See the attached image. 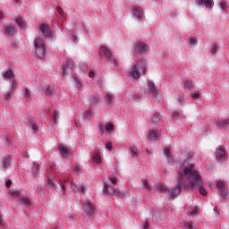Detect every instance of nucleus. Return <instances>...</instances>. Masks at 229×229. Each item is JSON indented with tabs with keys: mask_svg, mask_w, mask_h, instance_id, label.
Here are the masks:
<instances>
[{
	"mask_svg": "<svg viewBox=\"0 0 229 229\" xmlns=\"http://www.w3.org/2000/svg\"><path fill=\"white\" fill-rule=\"evenodd\" d=\"M59 118H60V113H58V111H55L53 114L54 123H58Z\"/></svg>",
	"mask_w": 229,
	"mask_h": 229,
	"instance_id": "obj_36",
	"label": "nucleus"
},
{
	"mask_svg": "<svg viewBox=\"0 0 229 229\" xmlns=\"http://www.w3.org/2000/svg\"><path fill=\"white\" fill-rule=\"evenodd\" d=\"M155 189L157 191H160V192H163V194H166L168 192L169 196H170V199H175V198L171 197V192H173L174 189H176V185H175V187L169 190V188H167V185L159 182L158 184H157L155 186Z\"/></svg>",
	"mask_w": 229,
	"mask_h": 229,
	"instance_id": "obj_8",
	"label": "nucleus"
},
{
	"mask_svg": "<svg viewBox=\"0 0 229 229\" xmlns=\"http://www.w3.org/2000/svg\"><path fill=\"white\" fill-rule=\"evenodd\" d=\"M225 155H226L225 148H223V147H218L216 150V157L219 162H223L225 160Z\"/></svg>",
	"mask_w": 229,
	"mask_h": 229,
	"instance_id": "obj_12",
	"label": "nucleus"
},
{
	"mask_svg": "<svg viewBox=\"0 0 229 229\" xmlns=\"http://www.w3.org/2000/svg\"><path fill=\"white\" fill-rule=\"evenodd\" d=\"M47 186L49 187V189H55V185H56V183L55 182L54 176H49L47 178Z\"/></svg>",
	"mask_w": 229,
	"mask_h": 229,
	"instance_id": "obj_21",
	"label": "nucleus"
},
{
	"mask_svg": "<svg viewBox=\"0 0 229 229\" xmlns=\"http://www.w3.org/2000/svg\"><path fill=\"white\" fill-rule=\"evenodd\" d=\"M220 196H221V198H223L224 199H229V192H228V190H226L225 188L220 190Z\"/></svg>",
	"mask_w": 229,
	"mask_h": 229,
	"instance_id": "obj_24",
	"label": "nucleus"
},
{
	"mask_svg": "<svg viewBox=\"0 0 229 229\" xmlns=\"http://www.w3.org/2000/svg\"><path fill=\"white\" fill-rule=\"evenodd\" d=\"M3 76H4V78H9L11 81L13 80V72H12V70L5 72L3 74Z\"/></svg>",
	"mask_w": 229,
	"mask_h": 229,
	"instance_id": "obj_32",
	"label": "nucleus"
},
{
	"mask_svg": "<svg viewBox=\"0 0 229 229\" xmlns=\"http://www.w3.org/2000/svg\"><path fill=\"white\" fill-rule=\"evenodd\" d=\"M183 101H185V98H183L182 96L179 97V103L180 105H182L183 103Z\"/></svg>",
	"mask_w": 229,
	"mask_h": 229,
	"instance_id": "obj_54",
	"label": "nucleus"
},
{
	"mask_svg": "<svg viewBox=\"0 0 229 229\" xmlns=\"http://www.w3.org/2000/svg\"><path fill=\"white\" fill-rule=\"evenodd\" d=\"M158 121H160V116L157 114H154L152 116V122H154L155 124H157Z\"/></svg>",
	"mask_w": 229,
	"mask_h": 229,
	"instance_id": "obj_37",
	"label": "nucleus"
},
{
	"mask_svg": "<svg viewBox=\"0 0 229 229\" xmlns=\"http://www.w3.org/2000/svg\"><path fill=\"white\" fill-rule=\"evenodd\" d=\"M216 51H217V45H214L211 48L212 55H215Z\"/></svg>",
	"mask_w": 229,
	"mask_h": 229,
	"instance_id": "obj_50",
	"label": "nucleus"
},
{
	"mask_svg": "<svg viewBox=\"0 0 229 229\" xmlns=\"http://www.w3.org/2000/svg\"><path fill=\"white\" fill-rule=\"evenodd\" d=\"M5 185L7 188H10V185H12V180H8L6 182H5Z\"/></svg>",
	"mask_w": 229,
	"mask_h": 229,
	"instance_id": "obj_58",
	"label": "nucleus"
},
{
	"mask_svg": "<svg viewBox=\"0 0 229 229\" xmlns=\"http://www.w3.org/2000/svg\"><path fill=\"white\" fill-rule=\"evenodd\" d=\"M196 4L199 6H206V8H211L214 4V0H196Z\"/></svg>",
	"mask_w": 229,
	"mask_h": 229,
	"instance_id": "obj_13",
	"label": "nucleus"
},
{
	"mask_svg": "<svg viewBox=\"0 0 229 229\" xmlns=\"http://www.w3.org/2000/svg\"><path fill=\"white\" fill-rule=\"evenodd\" d=\"M191 97L193 99H201V97L199 96V92L198 91L192 93Z\"/></svg>",
	"mask_w": 229,
	"mask_h": 229,
	"instance_id": "obj_44",
	"label": "nucleus"
},
{
	"mask_svg": "<svg viewBox=\"0 0 229 229\" xmlns=\"http://www.w3.org/2000/svg\"><path fill=\"white\" fill-rule=\"evenodd\" d=\"M216 187H217V189H220V191H221L222 189H225V182H223V181H218L217 183H216Z\"/></svg>",
	"mask_w": 229,
	"mask_h": 229,
	"instance_id": "obj_40",
	"label": "nucleus"
},
{
	"mask_svg": "<svg viewBox=\"0 0 229 229\" xmlns=\"http://www.w3.org/2000/svg\"><path fill=\"white\" fill-rule=\"evenodd\" d=\"M67 69H74V61H72V59H67L66 64L62 65L61 72L63 75L67 76L69 74Z\"/></svg>",
	"mask_w": 229,
	"mask_h": 229,
	"instance_id": "obj_9",
	"label": "nucleus"
},
{
	"mask_svg": "<svg viewBox=\"0 0 229 229\" xmlns=\"http://www.w3.org/2000/svg\"><path fill=\"white\" fill-rule=\"evenodd\" d=\"M164 154L165 155L168 162H171V160H173V156L171 155V149H169V148H165L164 149Z\"/></svg>",
	"mask_w": 229,
	"mask_h": 229,
	"instance_id": "obj_25",
	"label": "nucleus"
},
{
	"mask_svg": "<svg viewBox=\"0 0 229 229\" xmlns=\"http://www.w3.org/2000/svg\"><path fill=\"white\" fill-rule=\"evenodd\" d=\"M16 23L18 24V26H20V28H21V30H26V23L22 19L18 18L16 20Z\"/></svg>",
	"mask_w": 229,
	"mask_h": 229,
	"instance_id": "obj_28",
	"label": "nucleus"
},
{
	"mask_svg": "<svg viewBox=\"0 0 229 229\" xmlns=\"http://www.w3.org/2000/svg\"><path fill=\"white\" fill-rule=\"evenodd\" d=\"M12 81V87H11V94H15V89H17L19 86L17 85V81H14V79L11 80Z\"/></svg>",
	"mask_w": 229,
	"mask_h": 229,
	"instance_id": "obj_29",
	"label": "nucleus"
},
{
	"mask_svg": "<svg viewBox=\"0 0 229 229\" xmlns=\"http://www.w3.org/2000/svg\"><path fill=\"white\" fill-rule=\"evenodd\" d=\"M221 8L225 10L226 8V3H221Z\"/></svg>",
	"mask_w": 229,
	"mask_h": 229,
	"instance_id": "obj_61",
	"label": "nucleus"
},
{
	"mask_svg": "<svg viewBox=\"0 0 229 229\" xmlns=\"http://www.w3.org/2000/svg\"><path fill=\"white\" fill-rule=\"evenodd\" d=\"M134 50L136 55H142L148 51V46H146L145 43H137Z\"/></svg>",
	"mask_w": 229,
	"mask_h": 229,
	"instance_id": "obj_10",
	"label": "nucleus"
},
{
	"mask_svg": "<svg viewBox=\"0 0 229 229\" xmlns=\"http://www.w3.org/2000/svg\"><path fill=\"white\" fill-rule=\"evenodd\" d=\"M14 93H12V90L10 92L6 93L4 97V101H11L12 96H13Z\"/></svg>",
	"mask_w": 229,
	"mask_h": 229,
	"instance_id": "obj_35",
	"label": "nucleus"
},
{
	"mask_svg": "<svg viewBox=\"0 0 229 229\" xmlns=\"http://www.w3.org/2000/svg\"><path fill=\"white\" fill-rule=\"evenodd\" d=\"M216 126L223 128L224 130L229 126V118H223L216 121Z\"/></svg>",
	"mask_w": 229,
	"mask_h": 229,
	"instance_id": "obj_14",
	"label": "nucleus"
},
{
	"mask_svg": "<svg viewBox=\"0 0 229 229\" xmlns=\"http://www.w3.org/2000/svg\"><path fill=\"white\" fill-rule=\"evenodd\" d=\"M90 115H92V111L91 110H88L84 114V118L90 117Z\"/></svg>",
	"mask_w": 229,
	"mask_h": 229,
	"instance_id": "obj_49",
	"label": "nucleus"
},
{
	"mask_svg": "<svg viewBox=\"0 0 229 229\" xmlns=\"http://www.w3.org/2000/svg\"><path fill=\"white\" fill-rule=\"evenodd\" d=\"M92 159L95 164H97V165H99V164H101V156H99V154L95 153L92 157Z\"/></svg>",
	"mask_w": 229,
	"mask_h": 229,
	"instance_id": "obj_26",
	"label": "nucleus"
},
{
	"mask_svg": "<svg viewBox=\"0 0 229 229\" xmlns=\"http://www.w3.org/2000/svg\"><path fill=\"white\" fill-rule=\"evenodd\" d=\"M58 148L63 158H67V157H69V149H67V148L63 145H59Z\"/></svg>",
	"mask_w": 229,
	"mask_h": 229,
	"instance_id": "obj_16",
	"label": "nucleus"
},
{
	"mask_svg": "<svg viewBox=\"0 0 229 229\" xmlns=\"http://www.w3.org/2000/svg\"><path fill=\"white\" fill-rule=\"evenodd\" d=\"M117 179L115 177H112L110 181H107L104 183L103 192L105 194L114 195V196H123V193L119 189H116Z\"/></svg>",
	"mask_w": 229,
	"mask_h": 229,
	"instance_id": "obj_3",
	"label": "nucleus"
},
{
	"mask_svg": "<svg viewBox=\"0 0 229 229\" xmlns=\"http://www.w3.org/2000/svg\"><path fill=\"white\" fill-rule=\"evenodd\" d=\"M30 126H31L33 131H35V133H36V131H38V126H37V124H35L33 123V120H30Z\"/></svg>",
	"mask_w": 229,
	"mask_h": 229,
	"instance_id": "obj_41",
	"label": "nucleus"
},
{
	"mask_svg": "<svg viewBox=\"0 0 229 229\" xmlns=\"http://www.w3.org/2000/svg\"><path fill=\"white\" fill-rule=\"evenodd\" d=\"M75 83L77 85V87H81V81L78 79H75Z\"/></svg>",
	"mask_w": 229,
	"mask_h": 229,
	"instance_id": "obj_57",
	"label": "nucleus"
},
{
	"mask_svg": "<svg viewBox=\"0 0 229 229\" xmlns=\"http://www.w3.org/2000/svg\"><path fill=\"white\" fill-rule=\"evenodd\" d=\"M5 33L9 36L13 35V33H15V27L12 25L5 27Z\"/></svg>",
	"mask_w": 229,
	"mask_h": 229,
	"instance_id": "obj_22",
	"label": "nucleus"
},
{
	"mask_svg": "<svg viewBox=\"0 0 229 229\" xmlns=\"http://www.w3.org/2000/svg\"><path fill=\"white\" fill-rule=\"evenodd\" d=\"M143 185H144L145 189H148V190L151 189V184H149V181H148V180L143 181Z\"/></svg>",
	"mask_w": 229,
	"mask_h": 229,
	"instance_id": "obj_42",
	"label": "nucleus"
},
{
	"mask_svg": "<svg viewBox=\"0 0 229 229\" xmlns=\"http://www.w3.org/2000/svg\"><path fill=\"white\" fill-rule=\"evenodd\" d=\"M185 229H196V227L191 223L184 224Z\"/></svg>",
	"mask_w": 229,
	"mask_h": 229,
	"instance_id": "obj_43",
	"label": "nucleus"
},
{
	"mask_svg": "<svg viewBox=\"0 0 229 229\" xmlns=\"http://www.w3.org/2000/svg\"><path fill=\"white\" fill-rule=\"evenodd\" d=\"M42 89L45 91L47 96H55V89L51 88L50 86L44 87Z\"/></svg>",
	"mask_w": 229,
	"mask_h": 229,
	"instance_id": "obj_19",
	"label": "nucleus"
},
{
	"mask_svg": "<svg viewBox=\"0 0 229 229\" xmlns=\"http://www.w3.org/2000/svg\"><path fill=\"white\" fill-rule=\"evenodd\" d=\"M131 153L132 157L135 158V157H138L139 155V148L137 147H130Z\"/></svg>",
	"mask_w": 229,
	"mask_h": 229,
	"instance_id": "obj_31",
	"label": "nucleus"
},
{
	"mask_svg": "<svg viewBox=\"0 0 229 229\" xmlns=\"http://www.w3.org/2000/svg\"><path fill=\"white\" fill-rule=\"evenodd\" d=\"M89 105H98V103H99V98L97 96L89 95Z\"/></svg>",
	"mask_w": 229,
	"mask_h": 229,
	"instance_id": "obj_20",
	"label": "nucleus"
},
{
	"mask_svg": "<svg viewBox=\"0 0 229 229\" xmlns=\"http://www.w3.org/2000/svg\"><path fill=\"white\" fill-rule=\"evenodd\" d=\"M214 212H216V216H219V211L217 210V208H214Z\"/></svg>",
	"mask_w": 229,
	"mask_h": 229,
	"instance_id": "obj_64",
	"label": "nucleus"
},
{
	"mask_svg": "<svg viewBox=\"0 0 229 229\" xmlns=\"http://www.w3.org/2000/svg\"><path fill=\"white\" fill-rule=\"evenodd\" d=\"M106 149H112V142H108V143H106Z\"/></svg>",
	"mask_w": 229,
	"mask_h": 229,
	"instance_id": "obj_55",
	"label": "nucleus"
},
{
	"mask_svg": "<svg viewBox=\"0 0 229 229\" xmlns=\"http://www.w3.org/2000/svg\"><path fill=\"white\" fill-rule=\"evenodd\" d=\"M70 38H71V40H72V42H76V36L71 35V36H70Z\"/></svg>",
	"mask_w": 229,
	"mask_h": 229,
	"instance_id": "obj_59",
	"label": "nucleus"
},
{
	"mask_svg": "<svg viewBox=\"0 0 229 229\" xmlns=\"http://www.w3.org/2000/svg\"><path fill=\"white\" fill-rule=\"evenodd\" d=\"M11 160H12V157H4V160H3V166L4 167H8L10 165Z\"/></svg>",
	"mask_w": 229,
	"mask_h": 229,
	"instance_id": "obj_33",
	"label": "nucleus"
},
{
	"mask_svg": "<svg viewBox=\"0 0 229 229\" xmlns=\"http://www.w3.org/2000/svg\"><path fill=\"white\" fill-rule=\"evenodd\" d=\"M39 30L43 33L44 37H53V32H51V29L49 28V25L46 23H42L39 26Z\"/></svg>",
	"mask_w": 229,
	"mask_h": 229,
	"instance_id": "obj_11",
	"label": "nucleus"
},
{
	"mask_svg": "<svg viewBox=\"0 0 229 229\" xmlns=\"http://www.w3.org/2000/svg\"><path fill=\"white\" fill-rule=\"evenodd\" d=\"M83 215L85 217H90L93 219L94 216H96V208L90 201H87L83 204Z\"/></svg>",
	"mask_w": 229,
	"mask_h": 229,
	"instance_id": "obj_5",
	"label": "nucleus"
},
{
	"mask_svg": "<svg viewBox=\"0 0 229 229\" xmlns=\"http://www.w3.org/2000/svg\"><path fill=\"white\" fill-rule=\"evenodd\" d=\"M133 98H134L135 101H139V99H140V96H139V95L134 96Z\"/></svg>",
	"mask_w": 229,
	"mask_h": 229,
	"instance_id": "obj_63",
	"label": "nucleus"
},
{
	"mask_svg": "<svg viewBox=\"0 0 229 229\" xmlns=\"http://www.w3.org/2000/svg\"><path fill=\"white\" fill-rule=\"evenodd\" d=\"M149 91L153 94L154 101H162L160 91L158 88L155 87V83L151 81L148 82Z\"/></svg>",
	"mask_w": 229,
	"mask_h": 229,
	"instance_id": "obj_7",
	"label": "nucleus"
},
{
	"mask_svg": "<svg viewBox=\"0 0 229 229\" xmlns=\"http://www.w3.org/2000/svg\"><path fill=\"white\" fill-rule=\"evenodd\" d=\"M19 201L21 205H25V206L31 205V199L30 198L23 197L20 199Z\"/></svg>",
	"mask_w": 229,
	"mask_h": 229,
	"instance_id": "obj_23",
	"label": "nucleus"
},
{
	"mask_svg": "<svg viewBox=\"0 0 229 229\" xmlns=\"http://www.w3.org/2000/svg\"><path fill=\"white\" fill-rule=\"evenodd\" d=\"M176 187L170 192L171 198H176L182 189L187 191H196L199 189L202 196H207V190L203 187V179L199 172L194 170V164L189 165V161H185L177 173Z\"/></svg>",
	"mask_w": 229,
	"mask_h": 229,
	"instance_id": "obj_1",
	"label": "nucleus"
},
{
	"mask_svg": "<svg viewBox=\"0 0 229 229\" xmlns=\"http://www.w3.org/2000/svg\"><path fill=\"white\" fill-rule=\"evenodd\" d=\"M3 226H6V223H4V219H3V216L0 215V228H3Z\"/></svg>",
	"mask_w": 229,
	"mask_h": 229,
	"instance_id": "obj_47",
	"label": "nucleus"
},
{
	"mask_svg": "<svg viewBox=\"0 0 229 229\" xmlns=\"http://www.w3.org/2000/svg\"><path fill=\"white\" fill-rule=\"evenodd\" d=\"M190 44L191 46H196V39L194 38L190 39Z\"/></svg>",
	"mask_w": 229,
	"mask_h": 229,
	"instance_id": "obj_56",
	"label": "nucleus"
},
{
	"mask_svg": "<svg viewBox=\"0 0 229 229\" xmlns=\"http://www.w3.org/2000/svg\"><path fill=\"white\" fill-rule=\"evenodd\" d=\"M38 171H39L38 165L34 164L32 165V173H33V174H37V173H38Z\"/></svg>",
	"mask_w": 229,
	"mask_h": 229,
	"instance_id": "obj_39",
	"label": "nucleus"
},
{
	"mask_svg": "<svg viewBox=\"0 0 229 229\" xmlns=\"http://www.w3.org/2000/svg\"><path fill=\"white\" fill-rule=\"evenodd\" d=\"M114 130V124L112 123H109L106 125V131L110 132Z\"/></svg>",
	"mask_w": 229,
	"mask_h": 229,
	"instance_id": "obj_38",
	"label": "nucleus"
},
{
	"mask_svg": "<svg viewBox=\"0 0 229 229\" xmlns=\"http://www.w3.org/2000/svg\"><path fill=\"white\" fill-rule=\"evenodd\" d=\"M144 229H149V223L148 222V220H146L144 223Z\"/></svg>",
	"mask_w": 229,
	"mask_h": 229,
	"instance_id": "obj_52",
	"label": "nucleus"
},
{
	"mask_svg": "<svg viewBox=\"0 0 229 229\" xmlns=\"http://www.w3.org/2000/svg\"><path fill=\"white\" fill-rule=\"evenodd\" d=\"M158 137V131H150L148 139L150 140H153Z\"/></svg>",
	"mask_w": 229,
	"mask_h": 229,
	"instance_id": "obj_27",
	"label": "nucleus"
},
{
	"mask_svg": "<svg viewBox=\"0 0 229 229\" xmlns=\"http://www.w3.org/2000/svg\"><path fill=\"white\" fill-rule=\"evenodd\" d=\"M10 194H12L13 196H21V191L13 190L11 191Z\"/></svg>",
	"mask_w": 229,
	"mask_h": 229,
	"instance_id": "obj_46",
	"label": "nucleus"
},
{
	"mask_svg": "<svg viewBox=\"0 0 229 229\" xmlns=\"http://www.w3.org/2000/svg\"><path fill=\"white\" fill-rule=\"evenodd\" d=\"M70 186L71 189H72V191H74V192H85V186H78V184L74 183V182H70Z\"/></svg>",
	"mask_w": 229,
	"mask_h": 229,
	"instance_id": "obj_15",
	"label": "nucleus"
},
{
	"mask_svg": "<svg viewBox=\"0 0 229 229\" xmlns=\"http://www.w3.org/2000/svg\"><path fill=\"white\" fill-rule=\"evenodd\" d=\"M184 87L185 89H191V87H192V84H191V81H185Z\"/></svg>",
	"mask_w": 229,
	"mask_h": 229,
	"instance_id": "obj_48",
	"label": "nucleus"
},
{
	"mask_svg": "<svg viewBox=\"0 0 229 229\" xmlns=\"http://www.w3.org/2000/svg\"><path fill=\"white\" fill-rule=\"evenodd\" d=\"M173 115H174V117H179L180 113L174 111V112L173 113Z\"/></svg>",
	"mask_w": 229,
	"mask_h": 229,
	"instance_id": "obj_60",
	"label": "nucleus"
},
{
	"mask_svg": "<svg viewBox=\"0 0 229 229\" xmlns=\"http://www.w3.org/2000/svg\"><path fill=\"white\" fill-rule=\"evenodd\" d=\"M113 97L110 94L106 95V105H112Z\"/></svg>",
	"mask_w": 229,
	"mask_h": 229,
	"instance_id": "obj_34",
	"label": "nucleus"
},
{
	"mask_svg": "<svg viewBox=\"0 0 229 229\" xmlns=\"http://www.w3.org/2000/svg\"><path fill=\"white\" fill-rule=\"evenodd\" d=\"M89 78H94V72H89Z\"/></svg>",
	"mask_w": 229,
	"mask_h": 229,
	"instance_id": "obj_62",
	"label": "nucleus"
},
{
	"mask_svg": "<svg viewBox=\"0 0 229 229\" xmlns=\"http://www.w3.org/2000/svg\"><path fill=\"white\" fill-rule=\"evenodd\" d=\"M146 72V60L140 59L137 64H133L129 70V73L135 80H139L140 76H144Z\"/></svg>",
	"mask_w": 229,
	"mask_h": 229,
	"instance_id": "obj_2",
	"label": "nucleus"
},
{
	"mask_svg": "<svg viewBox=\"0 0 229 229\" xmlns=\"http://www.w3.org/2000/svg\"><path fill=\"white\" fill-rule=\"evenodd\" d=\"M22 94L24 98H26L27 99H30V97L31 96V91H30L28 88H23Z\"/></svg>",
	"mask_w": 229,
	"mask_h": 229,
	"instance_id": "obj_30",
	"label": "nucleus"
},
{
	"mask_svg": "<svg viewBox=\"0 0 229 229\" xmlns=\"http://www.w3.org/2000/svg\"><path fill=\"white\" fill-rule=\"evenodd\" d=\"M99 129H100L101 135H103V133H105V126L99 125Z\"/></svg>",
	"mask_w": 229,
	"mask_h": 229,
	"instance_id": "obj_53",
	"label": "nucleus"
},
{
	"mask_svg": "<svg viewBox=\"0 0 229 229\" xmlns=\"http://www.w3.org/2000/svg\"><path fill=\"white\" fill-rule=\"evenodd\" d=\"M198 211H199V208L198 207L195 206L194 208H191V215L192 216H197Z\"/></svg>",
	"mask_w": 229,
	"mask_h": 229,
	"instance_id": "obj_45",
	"label": "nucleus"
},
{
	"mask_svg": "<svg viewBox=\"0 0 229 229\" xmlns=\"http://www.w3.org/2000/svg\"><path fill=\"white\" fill-rule=\"evenodd\" d=\"M35 53L38 58H44L46 56V41L42 37H38L34 41Z\"/></svg>",
	"mask_w": 229,
	"mask_h": 229,
	"instance_id": "obj_4",
	"label": "nucleus"
},
{
	"mask_svg": "<svg viewBox=\"0 0 229 229\" xmlns=\"http://www.w3.org/2000/svg\"><path fill=\"white\" fill-rule=\"evenodd\" d=\"M60 182L62 183V185H61L62 191L64 193H65V183H67V182H69V177H67V175H63L60 177Z\"/></svg>",
	"mask_w": 229,
	"mask_h": 229,
	"instance_id": "obj_18",
	"label": "nucleus"
},
{
	"mask_svg": "<svg viewBox=\"0 0 229 229\" xmlns=\"http://www.w3.org/2000/svg\"><path fill=\"white\" fill-rule=\"evenodd\" d=\"M131 13L134 14V16L136 17V19H139L140 21H142V11L137 7H132V11Z\"/></svg>",
	"mask_w": 229,
	"mask_h": 229,
	"instance_id": "obj_17",
	"label": "nucleus"
},
{
	"mask_svg": "<svg viewBox=\"0 0 229 229\" xmlns=\"http://www.w3.org/2000/svg\"><path fill=\"white\" fill-rule=\"evenodd\" d=\"M57 12L60 15L64 16V9H62V7L58 6L57 7Z\"/></svg>",
	"mask_w": 229,
	"mask_h": 229,
	"instance_id": "obj_51",
	"label": "nucleus"
},
{
	"mask_svg": "<svg viewBox=\"0 0 229 229\" xmlns=\"http://www.w3.org/2000/svg\"><path fill=\"white\" fill-rule=\"evenodd\" d=\"M98 53H99L100 56H106V58H107V60L111 64H114V65H115V66L119 65V64L117 63V59H115V57L112 56V52L106 47H101L98 50Z\"/></svg>",
	"mask_w": 229,
	"mask_h": 229,
	"instance_id": "obj_6",
	"label": "nucleus"
}]
</instances>
